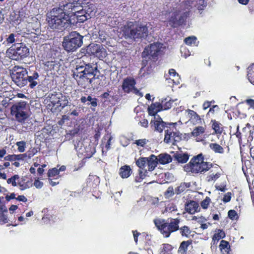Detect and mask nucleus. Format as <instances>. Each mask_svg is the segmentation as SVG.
<instances>
[{"label":"nucleus","mask_w":254,"mask_h":254,"mask_svg":"<svg viewBox=\"0 0 254 254\" xmlns=\"http://www.w3.org/2000/svg\"><path fill=\"white\" fill-rule=\"evenodd\" d=\"M150 23L138 24L136 22L128 21L122 27L123 36L126 39H139L146 37L149 32Z\"/></svg>","instance_id":"nucleus-1"},{"label":"nucleus","mask_w":254,"mask_h":254,"mask_svg":"<svg viewBox=\"0 0 254 254\" xmlns=\"http://www.w3.org/2000/svg\"><path fill=\"white\" fill-rule=\"evenodd\" d=\"M47 20L49 26L53 29L63 30L69 24V16L61 9L53 8L47 14Z\"/></svg>","instance_id":"nucleus-2"},{"label":"nucleus","mask_w":254,"mask_h":254,"mask_svg":"<svg viewBox=\"0 0 254 254\" xmlns=\"http://www.w3.org/2000/svg\"><path fill=\"white\" fill-rule=\"evenodd\" d=\"M97 70L96 64L84 63L81 65L76 66L73 71V77L78 82L83 80L85 83H91L95 78Z\"/></svg>","instance_id":"nucleus-3"},{"label":"nucleus","mask_w":254,"mask_h":254,"mask_svg":"<svg viewBox=\"0 0 254 254\" xmlns=\"http://www.w3.org/2000/svg\"><path fill=\"white\" fill-rule=\"evenodd\" d=\"M212 167V164L204 161L202 154H199L192 158L189 163L184 167V170L187 172L193 173H203Z\"/></svg>","instance_id":"nucleus-4"},{"label":"nucleus","mask_w":254,"mask_h":254,"mask_svg":"<svg viewBox=\"0 0 254 254\" xmlns=\"http://www.w3.org/2000/svg\"><path fill=\"white\" fill-rule=\"evenodd\" d=\"M148 110L149 114L154 117L150 122L151 127L159 132H162L165 128V125L166 124L157 114L158 112L163 110L161 104L159 102L153 103L148 107Z\"/></svg>","instance_id":"nucleus-5"},{"label":"nucleus","mask_w":254,"mask_h":254,"mask_svg":"<svg viewBox=\"0 0 254 254\" xmlns=\"http://www.w3.org/2000/svg\"><path fill=\"white\" fill-rule=\"evenodd\" d=\"M83 36L78 33L73 31L64 38L63 46L65 50L69 52H73L80 47L83 44Z\"/></svg>","instance_id":"nucleus-6"},{"label":"nucleus","mask_w":254,"mask_h":254,"mask_svg":"<svg viewBox=\"0 0 254 254\" xmlns=\"http://www.w3.org/2000/svg\"><path fill=\"white\" fill-rule=\"evenodd\" d=\"M26 103L19 102L13 105L11 107V114L15 117V120L19 123L24 122L28 117Z\"/></svg>","instance_id":"nucleus-7"},{"label":"nucleus","mask_w":254,"mask_h":254,"mask_svg":"<svg viewBox=\"0 0 254 254\" xmlns=\"http://www.w3.org/2000/svg\"><path fill=\"white\" fill-rule=\"evenodd\" d=\"M29 53V49L22 43L13 45L7 51V56L13 60H18L26 57Z\"/></svg>","instance_id":"nucleus-8"},{"label":"nucleus","mask_w":254,"mask_h":254,"mask_svg":"<svg viewBox=\"0 0 254 254\" xmlns=\"http://www.w3.org/2000/svg\"><path fill=\"white\" fill-rule=\"evenodd\" d=\"M28 72L26 68L20 66H14L11 76L12 81L19 87L24 86L27 83V76Z\"/></svg>","instance_id":"nucleus-9"},{"label":"nucleus","mask_w":254,"mask_h":254,"mask_svg":"<svg viewBox=\"0 0 254 254\" xmlns=\"http://www.w3.org/2000/svg\"><path fill=\"white\" fill-rule=\"evenodd\" d=\"M136 164L145 172L147 171H151L157 165V157L154 155H151L148 157H142L136 161Z\"/></svg>","instance_id":"nucleus-10"},{"label":"nucleus","mask_w":254,"mask_h":254,"mask_svg":"<svg viewBox=\"0 0 254 254\" xmlns=\"http://www.w3.org/2000/svg\"><path fill=\"white\" fill-rule=\"evenodd\" d=\"M135 84L136 82L133 78L131 77H127L123 80L122 89L126 93L133 92L136 95L142 97L143 94L135 87Z\"/></svg>","instance_id":"nucleus-11"},{"label":"nucleus","mask_w":254,"mask_h":254,"mask_svg":"<svg viewBox=\"0 0 254 254\" xmlns=\"http://www.w3.org/2000/svg\"><path fill=\"white\" fill-rule=\"evenodd\" d=\"M81 8V3L78 1H72V2H67L65 4L60 5V6L57 9H61L64 13L69 16V14L78 13L79 9Z\"/></svg>","instance_id":"nucleus-12"},{"label":"nucleus","mask_w":254,"mask_h":254,"mask_svg":"<svg viewBox=\"0 0 254 254\" xmlns=\"http://www.w3.org/2000/svg\"><path fill=\"white\" fill-rule=\"evenodd\" d=\"M189 15L190 13L189 11H186L183 13L175 12L172 13L168 21V24L171 27H177L183 23Z\"/></svg>","instance_id":"nucleus-13"},{"label":"nucleus","mask_w":254,"mask_h":254,"mask_svg":"<svg viewBox=\"0 0 254 254\" xmlns=\"http://www.w3.org/2000/svg\"><path fill=\"white\" fill-rule=\"evenodd\" d=\"M174 129L167 128L165 130V134L164 141L167 143L174 144L175 142L179 141L181 136L179 132L174 131Z\"/></svg>","instance_id":"nucleus-14"},{"label":"nucleus","mask_w":254,"mask_h":254,"mask_svg":"<svg viewBox=\"0 0 254 254\" xmlns=\"http://www.w3.org/2000/svg\"><path fill=\"white\" fill-rule=\"evenodd\" d=\"M88 50L92 55L100 59L105 58L107 55L106 49L101 45L93 44L89 47Z\"/></svg>","instance_id":"nucleus-15"},{"label":"nucleus","mask_w":254,"mask_h":254,"mask_svg":"<svg viewBox=\"0 0 254 254\" xmlns=\"http://www.w3.org/2000/svg\"><path fill=\"white\" fill-rule=\"evenodd\" d=\"M162 44L160 43H156L151 44L144 49L142 55L143 56L150 55L152 57H156L162 47Z\"/></svg>","instance_id":"nucleus-16"},{"label":"nucleus","mask_w":254,"mask_h":254,"mask_svg":"<svg viewBox=\"0 0 254 254\" xmlns=\"http://www.w3.org/2000/svg\"><path fill=\"white\" fill-rule=\"evenodd\" d=\"M83 143L81 141H79L76 146L75 148L77 151L81 154H84L86 157L90 158L91 157L95 152V149L94 147H91L90 145L88 146H84L82 148Z\"/></svg>","instance_id":"nucleus-17"},{"label":"nucleus","mask_w":254,"mask_h":254,"mask_svg":"<svg viewBox=\"0 0 254 254\" xmlns=\"http://www.w3.org/2000/svg\"><path fill=\"white\" fill-rule=\"evenodd\" d=\"M206 130V126H198L195 127L191 132L192 136L196 137V141L197 142L203 141L206 138L205 135L203 133Z\"/></svg>","instance_id":"nucleus-18"},{"label":"nucleus","mask_w":254,"mask_h":254,"mask_svg":"<svg viewBox=\"0 0 254 254\" xmlns=\"http://www.w3.org/2000/svg\"><path fill=\"white\" fill-rule=\"evenodd\" d=\"M81 8L79 9L78 13H85L89 18L95 15V7L94 4L88 2L84 4V5H81Z\"/></svg>","instance_id":"nucleus-19"},{"label":"nucleus","mask_w":254,"mask_h":254,"mask_svg":"<svg viewBox=\"0 0 254 254\" xmlns=\"http://www.w3.org/2000/svg\"><path fill=\"white\" fill-rule=\"evenodd\" d=\"M168 74L169 77H166V79L168 80L169 84H172L173 85H178L180 84L181 78L175 69H170L169 70Z\"/></svg>","instance_id":"nucleus-20"},{"label":"nucleus","mask_w":254,"mask_h":254,"mask_svg":"<svg viewBox=\"0 0 254 254\" xmlns=\"http://www.w3.org/2000/svg\"><path fill=\"white\" fill-rule=\"evenodd\" d=\"M39 78V73L35 71L33 72H30L29 75L27 76V82L29 83V87L31 88H34L38 84Z\"/></svg>","instance_id":"nucleus-21"},{"label":"nucleus","mask_w":254,"mask_h":254,"mask_svg":"<svg viewBox=\"0 0 254 254\" xmlns=\"http://www.w3.org/2000/svg\"><path fill=\"white\" fill-rule=\"evenodd\" d=\"M189 121H190L193 124H197L201 122V119L199 115L193 110L188 109L185 111Z\"/></svg>","instance_id":"nucleus-22"},{"label":"nucleus","mask_w":254,"mask_h":254,"mask_svg":"<svg viewBox=\"0 0 254 254\" xmlns=\"http://www.w3.org/2000/svg\"><path fill=\"white\" fill-rule=\"evenodd\" d=\"M198 209L199 205L195 201H190L185 205V210L190 214H194Z\"/></svg>","instance_id":"nucleus-23"},{"label":"nucleus","mask_w":254,"mask_h":254,"mask_svg":"<svg viewBox=\"0 0 254 254\" xmlns=\"http://www.w3.org/2000/svg\"><path fill=\"white\" fill-rule=\"evenodd\" d=\"M157 157V163L159 162L160 164H166L172 161L171 156L166 153L160 154Z\"/></svg>","instance_id":"nucleus-24"},{"label":"nucleus","mask_w":254,"mask_h":254,"mask_svg":"<svg viewBox=\"0 0 254 254\" xmlns=\"http://www.w3.org/2000/svg\"><path fill=\"white\" fill-rule=\"evenodd\" d=\"M220 173L212 170L209 173L206 177V180L208 182H215L220 177Z\"/></svg>","instance_id":"nucleus-25"},{"label":"nucleus","mask_w":254,"mask_h":254,"mask_svg":"<svg viewBox=\"0 0 254 254\" xmlns=\"http://www.w3.org/2000/svg\"><path fill=\"white\" fill-rule=\"evenodd\" d=\"M119 174L122 178H128L131 174V169L129 166L125 165L120 169Z\"/></svg>","instance_id":"nucleus-26"},{"label":"nucleus","mask_w":254,"mask_h":254,"mask_svg":"<svg viewBox=\"0 0 254 254\" xmlns=\"http://www.w3.org/2000/svg\"><path fill=\"white\" fill-rule=\"evenodd\" d=\"M219 248L222 253L228 254L230 250V246L228 242L222 240L219 245Z\"/></svg>","instance_id":"nucleus-27"},{"label":"nucleus","mask_w":254,"mask_h":254,"mask_svg":"<svg viewBox=\"0 0 254 254\" xmlns=\"http://www.w3.org/2000/svg\"><path fill=\"white\" fill-rule=\"evenodd\" d=\"M247 69V78L252 84L254 85V64L250 65Z\"/></svg>","instance_id":"nucleus-28"},{"label":"nucleus","mask_w":254,"mask_h":254,"mask_svg":"<svg viewBox=\"0 0 254 254\" xmlns=\"http://www.w3.org/2000/svg\"><path fill=\"white\" fill-rule=\"evenodd\" d=\"M175 157L179 163H185L189 160V156L186 153H179L176 155Z\"/></svg>","instance_id":"nucleus-29"},{"label":"nucleus","mask_w":254,"mask_h":254,"mask_svg":"<svg viewBox=\"0 0 254 254\" xmlns=\"http://www.w3.org/2000/svg\"><path fill=\"white\" fill-rule=\"evenodd\" d=\"M210 148L216 153L222 154L224 153L223 148L216 143H211L209 144Z\"/></svg>","instance_id":"nucleus-30"},{"label":"nucleus","mask_w":254,"mask_h":254,"mask_svg":"<svg viewBox=\"0 0 254 254\" xmlns=\"http://www.w3.org/2000/svg\"><path fill=\"white\" fill-rule=\"evenodd\" d=\"M60 97H62L61 93H57L56 94H52L50 96V101L54 106H57L58 104Z\"/></svg>","instance_id":"nucleus-31"},{"label":"nucleus","mask_w":254,"mask_h":254,"mask_svg":"<svg viewBox=\"0 0 254 254\" xmlns=\"http://www.w3.org/2000/svg\"><path fill=\"white\" fill-rule=\"evenodd\" d=\"M225 236V232L221 230H218L214 234L212 237V242L215 244V242H218L221 239L224 238Z\"/></svg>","instance_id":"nucleus-32"},{"label":"nucleus","mask_w":254,"mask_h":254,"mask_svg":"<svg viewBox=\"0 0 254 254\" xmlns=\"http://www.w3.org/2000/svg\"><path fill=\"white\" fill-rule=\"evenodd\" d=\"M173 101H172L170 98H165L161 101V106L162 107V110H165L169 109L172 107V104Z\"/></svg>","instance_id":"nucleus-33"},{"label":"nucleus","mask_w":254,"mask_h":254,"mask_svg":"<svg viewBox=\"0 0 254 254\" xmlns=\"http://www.w3.org/2000/svg\"><path fill=\"white\" fill-rule=\"evenodd\" d=\"M191 244V241H183L181 243L180 246L179 248V252L182 254H185L188 250V247Z\"/></svg>","instance_id":"nucleus-34"},{"label":"nucleus","mask_w":254,"mask_h":254,"mask_svg":"<svg viewBox=\"0 0 254 254\" xmlns=\"http://www.w3.org/2000/svg\"><path fill=\"white\" fill-rule=\"evenodd\" d=\"M185 43L189 46H197L198 44V41L195 36H189L187 37L184 40Z\"/></svg>","instance_id":"nucleus-35"},{"label":"nucleus","mask_w":254,"mask_h":254,"mask_svg":"<svg viewBox=\"0 0 254 254\" xmlns=\"http://www.w3.org/2000/svg\"><path fill=\"white\" fill-rule=\"evenodd\" d=\"M212 127L214 130L215 133L221 134L223 131L222 125L217 122L213 121Z\"/></svg>","instance_id":"nucleus-36"},{"label":"nucleus","mask_w":254,"mask_h":254,"mask_svg":"<svg viewBox=\"0 0 254 254\" xmlns=\"http://www.w3.org/2000/svg\"><path fill=\"white\" fill-rule=\"evenodd\" d=\"M172 229L173 232L177 231L179 229V220L177 219H172L170 222H168Z\"/></svg>","instance_id":"nucleus-37"},{"label":"nucleus","mask_w":254,"mask_h":254,"mask_svg":"<svg viewBox=\"0 0 254 254\" xmlns=\"http://www.w3.org/2000/svg\"><path fill=\"white\" fill-rule=\"evenodd\" d=\"M173 249L172 246L168 244H163L160 254H170Z\"/></svg>","instance_id":"nucleus-38"},{"label":"nucleus","mask_w":254,"mask_h":254,"mask_svg":"<svg viewBox=\"0 0 254 254\" xmlns=\"http://www.w3.org/2000/svg\"><path fill=\"white\" fill-rule=\"evenodd\" d=\"M68 104V101L67 97L62 94V97H60L57 107H62V108H64L66 106H67Z\"/></svg>","instance_id":"nucleus-39"},{"label":"nucleus","mask_w":254,"mask_h":254,"mask_svg":"<svg viewBox=\"0 0 254 254\" xmlns=\"http://www.w3.org/2000/svg\"><path fill=\"white\" fill-rule=\"evenodd\" d=\"M74 15L76 16L77 20L79 22H83L87 20L88 19L90 18L85 13L81 14L75 13Z\"/></svg>","instance_id":"nucleus-40"},{"label":"nucleus","mask_w":254,"mask_h":254,"mask_svg":"<svg viewBox=\"0 0 254 254\" xmlns=\"http://www.w3.org/2000/svg\"><path fill=\"white\" fill-rule=\"evenodd\" d=\"M7 212L6 210H3L2 208H0V224H3L8 222V218L6 215L3 213V212Z\"/></svg>","instance_id":"nucleus-41"},{"label":"nucleus","mask_w":254,"mask_h":254,"mask_svg":"<svg viewBox=\"0 0 254 254\" xmlns=\"http://www.w3.org/2000/svg\"><path fill=\"white\" fill-rule=\"evenodd\" d=\"M19 177L18 175H15L7 180V183L8 184H11L12 186L15 187L17 185L16 181L18 180Z\"/></svg>","instance_id":"nucleus-42"},{"label":"nucleus","mask_w":254,"mask_h":254,"mask_svg":"<svg viewBox=\"0 0 254 254\" xmlns=\"http://www.w3.org/2000/svg\"><path fill=\"white\" fill-rule=\"evenodd\" d=\"M17 146V150L19 152H24L25 150L26 142L24 141H18L16 143Z\"/></svg>","instance_id":"nucleus-43"},{"label":"nucleus","mask_w":254,"mask_h":254,"mask_svg":"<svg viewBox=\"0 0 254 254\" xmlns=\"http://www.w3.org/2000/svg\"><path fill=\"white\" fill-rule=\"evenodd\" d=\"M161 233L165 237L167 238L170 235L171 232L169 230L168 227H167L165 223L162 228L160 230Z\"/></svg>","instance_id":"nucleus-44"},{"label":"nucleus","mask_w":254,"mask_h":254,"mask_svg":"<svg viewBox=\"0 0 254 254\" xmlns=\"http://www.w3.org/2000/svg\"><path fill=\"white\" fill-rule=\"evenodd\" d=\"M181 233L183 236L188 237L190 234V228L186 226H184L180 228Z\"/></svg>","instance_id":"nucleus-45"},{"label":"nucleus","mask_w":254,"mask_h":254,"mask_svg":"<svg viewBox=\"0 0 254 254\" xmlns=\"http://www.w3.org/2000/svg\"><path fill=\"white\" fill-rule=\"evenodd\" d=\"M46 65L50 70H57V68H59L58 64L53 61L47 62Z\"/></svg>","instance_id":"nucleus-46"},{"label":"nucleus","mask_w":254,"mask_h":254,"mask_svg":"<svg viewBox=\"0 0 254 254\" xmlns=\"http://www.w3.org/2000/svg\"><path fill=\"white\" fill-rule=\"evenodd\" d=\"M215 187L216 190L223 192H225L227 190L226 188V182L225 181L223 182L222 184L220 185L216 184Z\"/></svg>","instance_id":"nucleus-47"},{"label":"nucleus","mask_w":254,"mask_h":254,"mask_svg":"<svg viewBox=\"0 0 254 254\" xmlns=\"http://www.w3.org/2000/svg\"><path fill=\"white\" fill-rule=\"evenodd\" d=\"M228 217L232 220H237L238 218V215L236 211L234 210H230L228 213Z\"/></svg>","instance_id":"nucleus-48"},{"label":"nucleus","mask_w":254,"mask_h":254,"mask_svg":"<svg viewBox=\"0 0 254 254\" xmlns=\"http://www.w3.org/2000/svg\"><path fill=\"white\" fill-rule=\"evenodd\" d=\"M154 224L155 226L157 227L158 230H160L163 225L165 223V220L163 219H155L154 220Z\"/></svg>","instance_id":"nucleus-49"},{"label":"nucleus","mask_w":254,"mask_h":254,"mask_svg":"<svg viewBox=\"0 0 254 254\" xmlns=\"http://www.w3.org/2000/svg\"><path fill=\"white\" fill-rule=\"evenodd\" d=\"M174 194V189L173 187H169L167 190L165 192L164 195L166 198H169L172 196Z\"/></svg>","instance_id":"nucleus-50"},{"label":"nucleus","mask_w":254,"mask_h":254,"mask_svg":"<svg viewBox=\"0 0 254 254\" xmlns=\"http://www.w3.org/2000/svg\"><path fill=\"white\" fill-rule=\"evenodd\" d=\"M148 141V140L146 139H140L136 140L135 141V144H136L138 146L144 147L145 145L147 144Z\"/></svg>","instance_id":"nucleus-51"},{"label":"nucleus","mask_w":254,"mask_h":254,"mask_svg":"<svg viewBox=\"0 0 254 254\" xmlns=\"http://www.w3.org/2000/svg\"><path fill=\"white\" fill-rule=\"evenodd\" d=\"M87 100L88 102L87 103V105H89L91 104L93 107H96L97 105L96 99L93 98L91 96H88L87 97Z\"/></svg>","instance_id":"nucleus-52"},{"label":"nucleus","mask_w":254,"mask_h":254,"mask_svg":"<svg viewBox=\"0 0 254 254\" xmlns=\"http://www.w3.org/2000/svg\"><path fill=\"white\" fill-rule=\"evenodd\" d=\"M150 73V70L147 69V71H146L144 68H142L140 70V76L141 77L147 78Z\"/></svg>","instance_id":"nucleus-53"},{"label":"nucleus","mask_w":254,"mask_h":254,"mask_svg":"<svg viewBox=\"0 0 254 254\" xmlns=\"http://www.w3.org/2000/svg\"><path fill=\"white\" fill-rule=\"evenodd\" d=\"M232 197V193L231 192H228L226 193L223 196L222 200L224 203H227L229 202L231 200Z\"/></svg>","instance_id":"nucleus-54"},{"label":"nucleus","mask_w":254,"mask_h":254,"mask_svg":"<svg viewBox=\"0 0 254 254\" xmlns=\"http://www.w3.org/2000/svg\"><path fill=\"white\" fill-rule=\"evenodd\" d=\"M59 174V170L56 168L50 170L48 172V176L49 177H54Z\"/></svg>","instance_id":"nucleus-55"},{"label":"nucleus","mask_w":254,"mask_h":254,"mask_svg":"<svg viewBox=\"0 0 254 254\" xmlns=\"http://www.w3.org/2000/svg\"><path fill=\"white\" fill-rule=\"evenodd\" d=\"M210 202V199L209 197H206L204 199L201 203V206L203 209L207 208Z\"/></svg>","instance_id":"nucleus-56"},{"label":"nucleus","mask_w":254,"mask_h":254,"mask_svg":"<svg viewBox=\"0 0 254 254\" xmlns=\"http://www.w3.org/2000/svg\"><path fill=\"white\" fill-rule=\"evenodd\" d=\"M16 35H14V34H10L9 36L8 37V38L6 39V43L7 44H12L14 42H15V37Z\"/></svg>","instance_id":"nucleus-57"},{"label":"nucleus","mask_w":254,"mask_h":254,"mask_svg":"<svg viewBox=\"0 0 254 254\" xmlns=\"http://www.w3.org/2000/svg\"><path fill=\"white\" fill-rule=\"evenodd\" d=\"M177 210V207L174 204H168L165 209V210L167 212H171L172 211H174L175 210Z\"/></svg>","instance_id":"nucleus-58"},{"label":"nucleus","mask_w":254,"mask_h":254,"mask_svg":"<svg viewBox=\"0 0 254 254\" xmlns=\"http://www.w3.org/2000/svg\"><path fill=\"white\" fill-rule=\"evenodd\" d=\"M186 189V185L185 184H181L179 187L176 189V192L177 194L181 193L184 191Z\"/></svg>","instance_id":"nucleus-59"},{"label":"nucleus","mask_w":254,"mask_h":254,"mask_svg":"<svg viewBox=\"0 0 254 254\" xmlns=\"http://www.w3.org/2000/svg\"><path fill=\"white\" fill-rule=\"evenodd\" d=\"M34 186L37 188V189H41L43 186V182L40 181L38 179L35 180L34 182Z\"/></svg>","instance_id":"nucleus-60"},{"label":"nucleus","mask_w":254,"mask_h":254,"mask_svg":"<svg viewBox=\"0 0 254 254\" xmlns=\"http://www.w3.org/2000/svg\"><path fill=\"white\" fill-rule=\"evenodd\" d=\"M181 52L182 53V56H183L185 58H187L190 55V52L185 48L182 49L181 50Z\"/></svg>","instance_id":"nucleus-61"},{"label":"nucleus","mask_w":254,"mask_h":254,"mask_svg":"<svg viewBox=\"0 0 254 254\" xmlns=\"http://www.w3.org/2000/svg\"><path fill=\"white\" fill-rule=\"evenodd\" d=\"M14 155L15 161L23 160L26 156V154H20L18 155L14 154Z\"/></svg>","instance_id":"nucleus-62"},{"label":"nucleus","mask_w":254,"mask_h":254,"mask_svg":"<svg viewBox=\"0 0 254 254\" xmlns=\"http://www.w3.org/2000/svg\"><path fill=\"white\" fill-rule=\"evenodd\" d=\"M4 160H6V161H15V155H14V154L8 155L4 158Z\"/></svg>","instance_id":"nucleus-63"},{"label":"nucleus","mask_w":254,"mask_h":254,"mask_svg":"<svg viewBox=\"0 0 254 254\" xmlns=\"http://www.w3.org/2000/svg\"><path fill=\"white\" fill-rule=\"evenodd\" d=\"M139 124L141 126L146 127H148V122L146 119H142Z\"/></svg>","instance_id":"nucleus-64"}]
</instances>
